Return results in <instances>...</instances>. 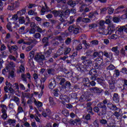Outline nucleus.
<instances>
[{"mask_svg": "<svg viewBox=\"0 0 127 127\" xmlns=\"http://www.w3.org/2000/svg\"><path fill=\"white\" fill-rule=\"evenodd\" d=\"M85 65H81L80 72H89L88 74L90 76H93L94 75H97L98 71L96 69H91V67L93 65V62L92 61H86L84 62Z\"/></svg>", "mask_w": 127, "mask_h": 127, "instance_id": "1", "label": "nucleus"}, {"mask_svg": "<svg viewBox=\"0 0 127 127\" xmlns=\"http://www.w3.org/2000/svg\"><path fill=\"white\" fill-rule=\"evenodd\" d=\"M52 13L55 17H60L59 20L61 22H64L65 19H67L70 15V10L67 9L64 12L55 10H53Z\"/></svg>", "mask_w": 127, "mask_h": 127, "instance_id": "2", "label": "nucleus"}, {"mask_svg": "<svg viewBox=\"0 0 127 127\" xmlns=\"http://www.w3.org/2000/svg\"><path fill=\"white\" fill-rule=\"evenodd\" d=\"M52 53V49L49 48V49L44 52V55L37 54L35 57V59L36 60L40 65H43V61L45 60V58H48L51 56V53Z\"/></svg>", "mask_w": 127, "mask_h": 127, "instance_id": "3", "label": "nucleus"}, {"mask_svg": "<svg viewBox=\"0 0 127 127\" xmlns=\"http://www.w3.org/2000/svg\"><path fill=\"white\" fill-rule=\"evenodd\" d=\"M117 27L114 25H110L107 29L106 28L104 29V30H100L99 33L100 34H102L103 35H111L112 33L115 32V31L116 30Z\"/></svg>", "mask_w": 127, "mask_h": 127, "instance_id": "4", "label": "nucleus"}, {"mask_svg": "<svg viewBox=\"0 0 127 127\" xmlns=\"http://www.w3.org/2000/svg\"><path fill=\"white\" fill-rule=\"evenodd\" d=\"M107 99H105L102 102H100L98 105L99 108L100 113L99 116H105L107 114Z\"/></svg>", "mask_w": 127, "mask_h": 127, "instance_id": "5", "label": "nucleus"}, {"mask_svg": "<svg viewBox=\"0 0 127 127\" xmlns=\"http://www.w3.org/2000/svg\"><path fill=\"white\" fill-rule=\"evenodd\" d=\"M68 32L70 34H74L75 35L79 34L81 32V27L74 25H70L68 27Z\"/></svg>", "mask_w": 127, "mask_h": 127, "instance_id": "6", "label": "nucleus"}, {"mask_svg": "<svg viewBox=\"0 0 127 127\" xmlns=\"http://www.w3.org/2000/svg\"><path fill=\"white\" fill-rule=\"evenodd\" d=\"M124 8H125L124 5H120L116 9H114L113 7H110L108 9V14H113V13H114V14H117L118 13H120L121 9H124Z\"/></svg>", "mask_w": 127, "mask_h": 127, "instance_id": "7", "label": "nucleus"}, {"mask_svg": "<svg viewBox=\"0 0 127 127\" xmlns=\"http://www.w3.org/2000/svg\"><path fill=\"white\" fill-rule=\"evenodd\" d=\"M71 50H72L71 48L67 47H62L58 50V53H60V55H67L71 52Z\"/></svg>", "mask_w": 127, "mask_h": 127, "instance_id": "8", "label": "nucleus"}, {"mask_svg": "<svg viewBox=\"0 0 127 127\" xmlns=\"http://www.w3.org/2000/svg\"><path fill=\"white\" fill-rule=\"evenodd\" d=\"M19 6V2L17 1H15V2H12L8 3L7 5V9L10 10V11L13 10H15L17 7Z\"/></svg>", "mask_w": 127, "mask_h": 127, "instance_id": "9", "label": "nucleus"}, {"mask_svg": "<svg viewBox=\"0 0 127 127\" xmlns=\"http://www.w3.org/2000/svg\"><path fill=\"white\" fill-rule=\"evenodd\" d=\"M53 38V35H49L47 37H45L42 40V42L44 45V48L49 46V40L52 39Z\"/></svg>", "mask_w": 127, "mask_h": 127, "instance_id": "10", "label": "nucleus"}, {"mask_svg": "<svg viewBox=\"0 0 127 127\" xmlns=\"http://www.w3.org/2000/svg\"><path fill=\"white\" fill-rule=\"evenodd\" d=\"M116 30L115 31V33L116 34H118V35H122V34H123V33H124V32H125V33H127V24H126L125 25L121 26L119 28H118V30L117 28L118 27H116Z\"/></svg>", "mask_w": 127, "mask_h": 127, "instance_id": "11", "label": "nucleus"}, {"mask_svg": "<svg viewBox=\"0 0 127 127\" xmlns=\"http://www.w3.org/2000/svg\"><path fill=\"white\" fill-rule=\"evenodd\" d=\"M21 78L23 82L27 83V78L29 80H31V75H30V73L29 72H28L26 74L23 73L21 75Z\"/></svg>", "mask_w": 127, "mask_h": 127, "instance_id": "12", "label": "nucleus"}, {"mask_svg": "<svg viewBox=\"0 0 127 127\" xmlns=\"http://www.w3.org/2000/svg\"><path fill=\"white\" fill-rule=\"evenodd\" d=\"M108 83L109 84L110 90H112V91H115V89H116V86H115V84H116V81H115V80L113 79H111L108 80Z\"/></svg>", "mask_w": 127, "mask_h": 127, "instance_id": "13", "label": "nucleus"}, {"mask_svg": "<svg viewBox=\"0 0 127 127\" xmlns=\"http://www.w3.org/2000/svg\"><path fill=\"white\" fill-rule=\"evenodd\" d=\"M42 115L44 118H46L47 117H49L51 115V110L49 108H47L46 110H44Z\"/></svg>", "mask_w": 127, "mask_h": 127, "instance_id": "14", "label": "nucleus"}, {"mask_svg": "<svg viewBox=\"0 0 127 127\" xmlns=\"http://www.w3.org/2000/svg\"><path fill=\"white\" fill-rule=\"evenodd\" d=\"M88 58H87V57H85V56H81V57L80 58L81 60H82V61H83L82 62L83 64H80L79 65L78 67L77 68V70H81V66H84L85 65V64L84 63V62H86V61H91L90 60H87Z\"/></svg>", "mask_w": 127, "mask_h": 127, "instance_id": "15", "label": "nucleus"}, {"mask_svg": "<svg viewBox=\"0 0 127 127\" xmlns=\"http://www.w3.org/2000/svg\"><path fill=\"white\" fill-rule=\"evenodd\" d=\"M111 51L114 52L115 56H119L120 55V50H119V47H113L111 49Z\"/></svg>", "mask_w": 127, "mask_h": 127, "instance_id": "16", "label": "nucleus"}, {"mask_svg": "<svg viewBox=\"0 0 127 127\" xmlns=\"http://www.w3.org/2000/svg\"><path fill=\"white\" fill-rule=\"evenodd\" d=\"M7 47L8 48L9 53H12V51H16L18 49V48L16 45L11 46V47L9 46V45H7Z\"/></svg>", "mask_w": 127, "mask_h": 127, "instance_id": "17", "label": "nucleus"}, {"mask_svg": "<svg viewBox=\"0 0 127 127\" xmlns=\"http://www.w3.org/2000/svg\"><path fill=\"white\" fill-rule=\"evenodd\" d=\"M99 15L97 10H95L94 12H90L88 15L89 18H95L96 16Z\"/></svg>", "mask_w": 127, "mask_h": 127, "instance_id": "18", "label": "nucleus"}, {"mask_svg": "<svg viewBox=\"0 0 127 127\" xmlns=\"http://www.w3.org/2000/svg\"><path fill=\"white\" fill-rule=\"evenodd\" d=\"M104 60L102 58H98L96 59V63L97 65H100L101 67H104Z\"/></svg>", "mask_w": 127, "mask_h": 127, "instance_id": "19", "label": "nucleus"}, {"mask_svg": "<svg viewBox=\"0 0 127 127\" xmlns=\"http://www.w3.org/2000/svg\"><path fill=\"white\" fill-rule=\"evenodd\" d=\"M113 101L116 104L120 103V96H119V94L115 93L113 94Z\"/></svg>", "mask_w": 127, "mask_h": 127, "instance_id": "20", "label": "nucleus"}, {"mask_svg": "<svg viewBox=\"0 0 127 127\" xmlns=\"http://www.w3.org/2000/svg\"><path fill=\"white\" fill-rule=\"evenodd\" d=\"M63 24L64 26H67V23H59L56 26V29L57 30H59L60 31H62V28H61V26Z\"/></svg>", "mask_w": 127, "mask_h": 127, "instance_id": "21", "label": "nucleus"}, {"mask_svg": "<svg viewBox=\"0 0 127 127\" xmlns=\"http://www.w3.org/2000/svg\"><path fill=\"white\" fill-rule=\"evenodd\" d=\"M15 64L13 62H10L8 64L6 65L5 69L7 70H10L12 68H14Z\"/></svg>", "mask_w": 127, "mask_h": 127, "instance_id": "22", "label": "nucleus"}, {"mask_svg": "<svg viewBox=\"0 0 127 127\" xmlns=\"http://www.w3.org/2000/svg\"><path fill=\"white\" fill-rule=\"evenodd\" d=\"M91 89L92 90V91H94V92H95L98 95H100V94H101V93L103 92V89H102V88H98L97 87H92Z\"/></svg>", "mask_w": 127, "mask_h": 127, "instance_id": "23", "label": "nucleus"}, {"mask_svg": "<svg viewBox=\"0 0 127 127\" xmlns=\"http://www.w3.org/2000/svg\"><path fill=\"white\" fill-rule=\"evenodd\" d=\"M103 56H105L106 58L111 60L113 58V54L112 53H108V52L104 51L103 52Z\"/></svg>", "mask_w": 127, "mask_h": 127, "instance_id": "24", "label": "nucleus"}, {"mask_svg": "<svg viewBox=\"0 0 127 127\" xmlns=\"http://www.w3.org/2000/svg\"><path fill=\"white\" fill-rule=\"evenodd\" d=\"M105 21L101 20L99 22V30H104L105 28H106V26H105Z\"/></svg>", "mask_w": 127, "mask_h": 127, "instance_id": "25", "label": "nucleus"}, {"mask_svg": "<svg viewBox=\"0 0 127 127\" xmlns=\"http://www.w3.org/2000/svg\"><path fill=\"white\" fill-rule=\"evenodd\" d=\"M90 80H89V78H85L83 79V86L84 87H87L88 88H90Z\"/></svg>", "mask_w": 127, "mask_h": 127, "instance_id": "26", "label": "nucleus"}, {"mask_svg": "<svg viewBox=\"0 0 127 127\" xmlns=\"http://www.w3.org/2000/svg\"><path fill=\"white\" fill-rule=\"evenodd\" d=\"M71 87V83H70V81H67L64 83V85L62 86V88L63 90L67 89V88H69Z\"/></svg>", "mask_w": 127, "mask_h": 127, "instance_id": "27", "label": "nucleus"}, {"mask_svg": "<svg viewBox=\"0 0 127 127\" xmlns=\"http://www.w3.org/2000/svg\"><path fill=\"white\" fill-rule=\"evenodd\" d=\"M56 86V81L54 80L53 81L51 82L49 85V89H51V90H53L54 88H55Z\"/></svg>", "mask_w": 127, "mask_h": 127, "instance_id": "28", "label": "nucleus"}, {"mask_svg": "<svg viewBox=\"0 0 127 127\" xmlns=\"http://www.w3.org/2000/svg\"><path fill=\"white\" fill-rule=\"evenodd\" d=\"M49 11H51V10H48L47 8H46L44 6H43L40 11L41 15H44V14H45L46 12H49Z\"/></svg>", "mask_w": 127, "mask_h": 127, "instance_id": "29", "label": "nucleus"}, {"mask_svg": "<svg viewBox=\"0 0 127 127\" xmlns=\"http://www.w3.org/2000/svg\"><path fill=\"white\" fill-rule=\"evenodd\" d=\"M61 100L64 103H69L70 102V98L67 95H64L61 98Z\"/></svg>", "mask_w": 127, "mask_h": 127, "instance_id": "30", "label": "nucleus"}, {"mask_svg": "<svg viewBox=\"0 0 127 127\" xmlns=\"http://www.w3.org/2000/svg\"><path fill=\"white\" fill-rule=\"evenodd\" d=\"M97 77H98V75L97 74L91 75L90 76V79L92 80V81H96V80H97V82H98V83L100 82V81H102V78H97Z\"/></svg>", "mask_w": 127, "mask_h": 127, "instance_id": "31", "label": "nucleus"}, {"mask_svg": "<svg viewBox=\"0 0 127 127\" xmlns=\"http://www.w3.org/2000/svg\"><path fill=\"white\" fill-rule=\"evenodd\" d=\"M67 5L70 7H74L76 6V2L73 0H69L67 2Z\"/></svg>", "mask_w": 127, "mask_h": 127, "instance_id": "32", "label": "nucleus"}, {"mask_svg": "<svg viewBox=\"0 0 127 127\" xmlns=\"http://www.w3.org/2000/svg\"><path fill=\"white\" fill-rule=\"evenodd\" d=\"M120 21H121V19L120 18V17L116 16H114L113 17V21L115 23H119V22H120Z\"/></svg>", "mask_w": 127, "mask_h": 127, "instance_id": "33", "label": "nucleus"}, {"mask_svg": "<svg viewBox=\"0 0 127 127\" xmlns=\"http://www.w3.org/2000/svg\"><path fill=\"white\" fill-rule=\"evenodd\" d=\"M28 15H34V16H37V12L33 10H30L28 12Z\"/></svg>", "mask_w": 127, "mask_h": 127, "instance_id": "34", "label": "nucleus"}, {"mask_svg": "<svg viewBox=\"0 0 127 127\" xmlns=\"http://www.w3.org/2000/svg\"><path fill=\"white\" fill-rule=\"evenodd\" d=\"M62 113L63 115L64 116V117H69V111H68V110L67 109L63 110Z\"/></svg>", "mask_w": 127, "mask_h": 127, "instance_id": "35", "label": "nucleus"}, {"mask_svg": "<svg viewBox=\"0 0 127 127\" xmlns=\"http://www.w3.org/2000/svg\"><path fill=\"white\" fill-rule=\"evenodd\" d=\"M41 88V93L39 94V98H41L42 97V95H43V90L44 89V84H42L41 85H40Z\"/></svg>", "mask_w": 127, "mask_h": 127, "instance_id": "36", "label": "nucleus"}, {"mask_svg": "<svg viewBox=\"0 0 127 127\" xmlns=\"http://www.w3.org/2000/svg\"><path fill=\"white\" fill-rule=\"evenodd\" d=\"M75 22V19L74 18V16H71L69 17V20L68 21L67 23L68 24H72V23H74Z\"/></svg>", "mask_w": 127, "mask_h": 127, "instance_id": "37", "label": "nucleus"}, {"mask_svg": "<svg viewBox=\"0 0 127 127\" xmlns=\"http://www.w3.org/2000/svg\"><path fill=\"white\" fill-rule=\"evenodd\" d=\"M7 29L10 32H12V28H11V23L9 22L6 25Z\"/></svg>", "mask_w": 127, "mask_h": 127, "instance_id": "38", "label": "nucleus"}, {"mask_svg": "<svg viewBox=\"0 0 127 127\" xmlns=\"http://www.w3.org/2000/svg\"><path fill=\"white\" fill-rule=\"evenodd\" d=\"M35 105H36V107H37V108H41V107L43 106V103L40 101H38V102L35 101Z\"/></svg>", "mask_w": 127, "mask_h": 127, "instance_id": "39", "label": "nucleus"}, {"mask_svg": "<svg viewBox=\"0 0 127 127\" xmlns=\"http://www.w3.org/2000/svg\"><path fill=\"white\" fill-rule=\"evenodd\" d=\"M87 113H88V114H89L90 116L92 115V116H93L94 115V112H93V108L92 107L90 108H87Z\"/></svg>", "mask_w": 127, "mask_h": 127, "instance_id": "40", "label": "nucleus"}, {"mask_svg": "<svg viewBox=\"0 0 127 127\" xmlns=\"http://www.w3.org/2000/svg\"><path fill=\"white\" fill-rule=\"evenodd\" d=\"M47 72H48V74H49V75H52L53 74V73H54V72H55V69H54V68H53L48 69Z\"/></svg>", "mask_w": 127, "mask_h": 127, "instance_id": "41", "label": "nucleus"}, {"mask_svg": "<svg viewBox=\"0 0 127 127\" xmlns=\"http://www.w3.org/2000/svg\"><path fill=\"white\" fill-rule=\"evenodd\" d=\"M115 68V65L114 64H110L107 67L106 69L107 70H109V71H112L113 70H114Z\"/></svg>", "mask_w": 127, "mask_h": 127, "instance_id": "42", "label": "nucleus"}, {"mask_svg": "<svg viewBox=\"0 0 127 127\" xmlns=\"http://www.w3.org/2000/svg\"><path fill=\"white\" fill-rule=\"evenodd\" d=\"M110 110H112V111H119V112H121V109L117 108V106H116L115 105H113L112 106Z\"/></svg>", "mask_w": 127, "mask_h": 127, "instance_id": "43", "label": "nucleus"}, {"mask_svg": "<svg viewBox=\"0 0 127 127\" xmlns=\"http://www.w3.org/2000/svg\"><path fill=\"white\" fill-rule=\"evenodd\" d=\"M49 102L50 104V106H54V105H55V102H54V100H53V98L51 97L49 98Z\"/></svg>", "mask_w": 127, "mask_h": 127, "instance_id": "44", "label": "nucleus"}, {"mask_svg": "<svg viewBox=\"0 0 127 127\" xmlns=\"http://www.w3.org/2000/svg\"><path fill=\"white\" fill-rule=\"evenodd\" d=\"M16 121L14 119H9L7 123V124H9V125H12V124H15Z\"/></svg>", "mask_w": 127, "mask_h": 127, "instance_id": "45", "label": "nucleus"}, {"mask_svg": "<svg viewBox=\"0 0 127 127\" xmlns=\"http://www.w3.org/2000/svg\"><path fill=\"white\" fill-rule=\"evenodd\" d=\"M19 23L20 24H23L24 23H25V20H24V17H21L19 19Z\"/></svg>", "mask_w": 127, "mask_h": 127, "instance_id": "46", "label": "nucleus"}, {"mask_svg": "<svg viewBox=\"0 0 127 127\" xmlns=\"http://www.w3.org/2000/svg\"><path fill=\"white\" fill-rule=\"evenodd\" d=\"M118 35H119L118 34H112L111 36L110 37V39H113L114 40H116V39H118Z\"/></svg>", "mask_w": 127, "mask_h": 127, "instance_id": "47", "label": "nucleus"}, {"mask_svg": "<svg viewBox=\"0 0 127 127\" xmlns=\"http://www.w3.org/2000/svg\"><path fill=\"white\" fill-rule=\"evenodd\" d=\"M65 82H66V79L64 78H62L59 83V85H60V86H62H62H64V84H65Z\"/></svg>", "mask_w": 127, "mask_h": 127, "instance_id": "48", "label": "nucleus"}, {"mask_svg": "<svg viewBox=\"0 0 127 127\" xmlns=\"http://www.w3.org/2000/svg\"><path fill=\"white\" fill-rule=\"evenodd\" d=\"M36 31L37 32H40V33H44V32H45V30H42V29H41V28H40V27H38V26H37L36 27Z\"/></svg>", "mask_w": 127, "mask_h": 127, "instance_id": "49", "label": "nucleus"}, {"mask_svg": "<svg viewBox=\"0 0 127 127\" xmlns=\"http://www.w3.org/2000/svg\"><path fill=\"white\" fill-rule=\"evenodd\" d=\"M71 98L74 99V100H79V98L77 97V93H72L71 94Z\"/></svg>", "mask_w": 127, "mask_h": 127, "instance_id": "50", "label": "nucleus"}, {"mask_svg": "<svg viewBox=\"0 0 127 127\" xmlns=\"http://www.w3.org/2000/svg\"><path fill=\"white\" fill-rule=\"evenodd\" d=\"M93 110L95 113H98V115L100 116V108L99 106L95 107L93 108Z\"/></svg>", "mask_w": 127, "mask_h": 127, "instance_id": "51", "label": "nucleus"}, {"mask_svg": "<svg viewBox=\"0 0 127 127\" xmlns=\"http://www.w3.org/2000/svg\"><path fill=\"white\" fill-rule=\"evenodd\" d=\"M86 100L87 98L83 95H81L79 98L80 102H85V101H86Z\"/></svg>", "mask_w": 127, "mask_h": 127, "instance_id": "52", "label": "nucleus"}, {"mask_svg": "<svg viewBox=\"0 0 127 127\" xmlns=\"http://www.w3.org/2000/svg\"><path fill=\"white\" fill-rule=\"evenodd\" d=\"M14 78V71L11 70V71L9 72V75L8 78Z\"/></svg>", "mask_w": 127, "mask_h": 127, "instance_id": "53", "label": "nucleus"}, {"mask_svg": "<svg viewBox=\"0 0 127 127\" xmlns=\"http://www.w3.org/2000/svg\"><path fill=\"white\" fill-rule=\"evenodd\" d=\"M102 68H103V66L100 65L99 64H97V63H95L94 69H95V70H97L98 69L101 70V69H102Z\"/></svg>", "mask_w": 127, "mask_h": 127, "instance_id": "54", "label": "nucleus"}, {"mask_svg": "<svg viewBox=\"0 0 127 127\" xmlns=\"http://www.w3.org/2000/svg\"><path fill=\"white\" fill-rule=\"evenodd\" d=\"M34 37L36 39H40V38H41V34L39 33H36L34 35Z\"/></svg>", "mask_w": 127, "mask_h": 127, "instance_id": "55", "label": "nucleus"}, {"mask_svg": "<svg viewBox=\"0 0 127 127\" xmlns=\"http://www.w3.org/2000/svg\"><path fill=\"white\" fill-rule=\"evenodd\" d=\"M35 32H36V29H35L34 28H32L29 30V33L30 34H34Z\"/></svg>", "mask_w": 127, "mask_h": 127, "instance_id": "56", "label": "nucleus"}, {"mask_svg": "<svg viewBox=\"0 0 127 127\" xmlns=\"http://www.w3.org/2000/svg\"><path fill=\"white\" fill-rule=\"evenodd\" d=\"M99 122L101 125H107L108 121L105 119H100Z\"/></svg>", "mask_w": 127, "mask_h": 127, "instance_id": "57", "label": "nucleus"}, {"mask_svg": "<svg viewBox=\"0 0 127 127\" xmlns=\"http://www.w3.org/2000/svg\"><path fill=\"white\" fill-rule=\"evenodd\" d=\"M19 69H20V72L21 73H22L24 71H25V67H24V65L23 64H21L20 66H19Z\"/></svg>", "mask_w": 127, "mask_h": 127, "instance_id": "58", "label": "nucleus"}, {"mask_svg": "<svg viewBox=\"0 0 127 127\" xmlns=\"http://www.w3.org/2000/svg\"><path fill=\"white\" fill-rule=\"evenodd\" d=\"M54 97H58L59 96V93H58V92H59V89H56L54 90Z\"/></svg>", "mask_w": 127, "mask_h": 127, "instance_id": "59", "label": "nucleus"}, {"mask_svg": "<svg viewBox=\"0 0 127 127\" xmlns=\"http://www.w3.org/2000/svg\"><path fill=\"white\" fill-rule=\"evenodd\" d=\"M78 55V53L77 52H74L72 54V55H69V58H71V59H74L76 56Z\"/></svg>", "mask_w": 127, "mask_h": 127, "instance_id": "60", "label": "nucleus"}, {"mask_svg": "<svg viewBox=\"0 0 127 127\" xmlns=\"http://www.w3.org/2000/svg\"><path fill=\"white\" fill-rule=\"evenodd\" d=\"M79 80V78H78V77H77L76 76L75 77H73L71 79V81L72 82V83H76L78 80Z\"/></svg>", "mask_w": 127, "mask_h": 127, "instance_id": "61", "label": "nucleus"}, {"mask_svg": "<svg viewBox=\"0 0 127 127\" xmlns=\"http://www.w3.org/2000/svg\"><path fill=\"white\" fill-rule=\"evenodd\" d=\"M71 41H72V39L70 38H67L65 41V44H66V45H69V44L71 43Z\"/></svg>", "mask_w": 127, "mask_h": 127, "instance_id": "62", "label": "nucleus"}, {"mask_svg": "<svg viewBox=\"0 0 127 127\" xmlns=\"http://www.w3.org/2000/svg\"><path fill=\"white\" fill-rule=\"evenodd\" d=\"M11 101H13L14 102L17 103V102L19 101V98L16 96H14L13 99L10 100V102H11Z\"/></svg>", "mask_w": 127, "mask_h": 127, "instance_id": "63", "label": "nucleus"}, {"mask_svg": "<svg viewBox=\"0 0 127 127\" xmlns=\"http://www.w3.org/2000/svg\"><path fill=\"white\" fill-rule=\"evenodd\" d=\"M123 89L125 90H127V80L125 79L124 80V83L123 85Z\"/></svg>", "mask_w": 127, "mask_h": 127, "instance_id": "64", "label": "nucleus"}]
</instances>
